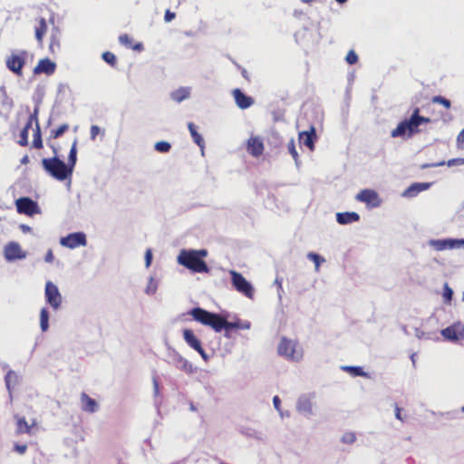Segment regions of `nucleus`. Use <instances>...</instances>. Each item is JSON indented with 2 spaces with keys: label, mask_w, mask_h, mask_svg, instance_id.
<instances>
[{
  "label": "nucleus",
  "mask_w": 464,
  "mask_h": 464,
  "mask_svg": "<svg viewBox=\"0 0 464 464\" xmlns=\"http://www.w3.org/2000/svg\"><path fill=\"white\" fill-rule=\"evenodd\" d=\"M207 256L208 251L206 249H183L178 256V262L194 273H208L209 268L203 260V257Z\"/></svg>",
  "instance_id": "obj_1"
},
{
  "label": "nucleus",
  "mask_w": 464,
  "mask_h": 464,
  "mask_svg": "<svg viewBox=\"0 0 464 464\" xmlns=\"http://www.w3.org/2000/svg\"><path fill=\"white\" fill-rule=\"evenodd\" d=\"M430 122V118H426L420 115V109L415 108L411 116L409 119H405L401 121L397 127L392 131V137H403L408 134V137H411L415 133H418L420 130L418 127L422 123Z\"/></svg>",
  "instance_id": "obj_2"
},
{
  "label": "nucleus",
  "mask_w": 464,
  "mask_h": 464,
  "mask_svg": "<svg viewBox=\"0 0 464 464\" xmlns=\"http://www.w3.org/2000/svg\"><path fill=\"white\" fill-rule=\"evenodd\" d=\"M43 167L53 178L57 180H64L72 176V169L58 157L44 159Z\"/></svg>",
  "instance_id": "obj_3"
},
{
  "label": "nucleus",
  "mask_w": 464,
  "mask_h": 464,
  "mask_svg": "<svg viewBox=\"0 0 464 464\" xmlns=\"http://www.w3.org/2000/svg\"><path fill=\"white\" fill-rule=\"evenodd\" d=\"M278 354L292 362H300L303 359V349L297 342L282 337L277 347Z\"/></svg>",
  "instance_id": "obj_4"
},
{
  "label": "nucleus",
  "mask_w": 464,
  "mask_h": 464,
  "mask_svg": "<svg viewBox=\"0 0 464 464\" xmlns=\"http://www.w3.org/2000/svg\"><path fill=\"white\" fill-rule=\"evenodd\" d=\"M28 52L25 50L12 51L11 54L6 57L5 65L9 71L17 76L23 75V67L26 63Z\"/></svg>",
  "instance_id": "obj_5"
},
{
  "label": "nucleus",
  "mask_w": 464,
  "mask_h": 464,
  "mask_svg": "<svg viewBox=\"0 0 464 464\" xmlns=\"http://www.w3.org/2000/svg\"><path fill=\"white\" fill-rule=\"evenodd\" d=\"M231 281L236 290L249 299H253L255 289L250 282H248L240 273L231 270Z\"/></svg>",
  "instance_id": "obj_6"
},
{
  "label": "nucleus",
  "mask_w": 464,
  "mask_h": 464,
  "mask_svg": "<svg viewBox=\"0 0 464 464\" xmlns=\"http://www.w3.org/2000/svg\"><path fill=\"white\" fill-rule=\"evenodd\" d=\"M168 362L188 374H192L197 371V368L190 362L172 348L168 350Z\"/></svg>",
  "instance_id": "obj_7"
},
{
  "label": "nucleus",
  "mask_w": 464,
  "mask_h": 464,
  "mask_svg": "<svg viewBox=\"0 0 464 464\" xmlns=\"http://www.w3.org/2000/svg\"><path fill=\"white\" fill-rule=\"evenodd\" d=\"M44 295L46 303L49 304L53 310L60 309L63 297L56 285L48 281L45 285Z\"/></svg>",
  "instance_id": "obj_8"
},
{
  "label": "nucleus",
  "mask_w": 464,
  "mask_h": 464,
  "mask_svg": "<svg viewBox=\"0 0 464 464\" xmlns=\"http://www.w3.org/2000/svg\"><path fill=\"white\" fill-rule=\"evenodd\" d=\"M441 335L448 341L460 343L464 340V324L460 322L441 330Z\"/></svg>",
  "instance_id": "obj_9"
},
{
  "label": "nucleus",
  "mask_w": 464,
  "mask_h": 464,
  "mask_svg": "<svg viewBox=\"0 0 464 464\" xmlns=\"http://www.w3.org/2000/svg\"><path fill=\"white\" fill-rule=\"evenodd\" d=\"M60 244L71 249H74L78 246H85L87 245L86 235L83 232L71 233L62 237Z\"/></svg>",
  "instance_id": "obj_10"
},
{
  "label": "nucleus",
  "mask_w": 464,
  "mask_h": 464,
  "mask_svg": "<svg viewBox=\"0 0 464 464\" xmlns=\"http://www.w3.org/2000/svg\"><path fill=\"white\" fill-rule=\"evenodd\" d=\"M17 212L25 214L27 216H33L34 214L40 213V208L37 202L34 201L30 198H20L15 201Z\"/></svg>",
  "instance_id": "obj_11"
},
{
  "label": "nucleus",
  "mask_w": 464,
  "mask_h": 464,
  "mask_svg": "<svg viewBox=\"0 0 464 464\" xmlns=\"http://www.w3.org/2000/svg\"><path fill=\"white\" fill-rule=\"evenodd\" d=\"M4 255L9 262L24 259L27 256L17 242H9L5 246Z\"/></svg>",
  "instance_id": "obj_12"
},
{
  "label": "nucleus",
  "mask_w": 464,
  "mask_h": 464,
  "mask_svg": "<svg viewBox=\"0 0 464 464\" xmlns=\"http://www.w3.org/2000/svg\"><path fill=\"white\" fill-rule=\"evenodd\" d=\"M430 245L437 251H442L464 245V239H433L430 241Z\"/></svg>",
  "instance_id": "obj_13"
},
{
  "label": "nucleus",
  "mask_w": 464,
  "mask_h": 464,
  "mask_svg": "<svg viewBox=\"0 0 464 464\" xmlns=\"http://www.w3.org/2000/svg\"><path fill=\"white\" fill-rule=\"evenodd\" d=\"M358 201L371 204L372 207H378L380 205L379 196L376 191L372 189H362L355 197Z\"/></svg>",
  "instance_id": "obj_14"
},
{
  "label": "nucleus",
  "mask_w": 464,
  "mask_h": 464,
  "mask_svg": "<svg viewBox=\"0 0 464 464\" xmlns=\"http://www.w3.org/2000/svg\"><path fill=\"white\" fill-rule=\"evenodd\" d=\"M188 314L194 318V320L199 322L204 325L209 324L211 319L214 317V313L208 312L200 307H195L191 309Z\"/></svg>",
  "instance_id": "obj_15"
},
{
  "label": "nucleus",
  "mask_w": 464,
  "mask_h": 464,
  "mask_svg": "<svg viewBox=\"0 0 464 464\" xmlns=\"http://www.w3.org/2000/svg\"><path fill=\"white\" fill-rule=\"evenodd\" d=\"M56 64L49 58L41 59L38 64L34 69V74L45 73L51 75L55 72Z\"/></svg>",
  "instance_id": "obj_16"
},
{
  "label": "nucleus",
  "mask_w": 464,
  "mask_h": 464,
  "mask_svg": "<svg viewBox=\"0 0 464 464\" xmlns=\"http://www.w3.org/2000/svg\"><path fill=\"white\" fill-rule=\"evenodd\" d=\"M233 96L237 107L240 109H247L254 103L253 98L246 95L240 89H235Z\"/></svg>",
  "instance_id": "obj_17"
},
{
  "label": "nucleus",
  "mask_w": 464,
  "mask_h": 464,
  "mask_svg": "<svg viewBox=\"0 0 464 464\" xmlns=\"http://www.w3.org/2000/svg\"><path fill=\"white\" fill-rule=\"evenodd\" d=\"M247 151L254 157L262 155L264 151L263 140L259 137H251L247 140Z\"/></svg>",
  "instance_id": "obj_18"
},
{
  "label": "nucleus",
  "mask_w": 464,
  "mask_h": 464,
  "mask_svg": "<svg viewBox=\"0 0 464 464\" xmlns=\"http://www.w3.org/2000/svg\"><path fill=\"white\" fill-rule=\"evenodd\" d=\"M296 410L304 416L313 415V404L311 400L304 395L300 396L297 400Z\"/></svg>",
  "instance_id": "obj_19"
},
{
  "label": "nucleus",
  "mask_w": 464,
  "mask_h": 464,
  "mask_svg": "<svg viewBox=\"0 0 464 464\" xmlns=\"http://www.w3.org/2000/svg\"><path fill=\"white\" fill-rule=\"evenodd\" d=\"M97 401L87 395L85 392L81 394V409L89 413H94L98 411Z\"/></svg>",
  "instance_id": "obj_20"
},
{
  "label": "nucleus",
  "mask_w": 464,
  "mask_h": 464,
  "mask_svg": "<svg viewBox=\"0 0 464 464\" xmlns=\"http://www.w3.org/2000/svg\"><path fill=\"white\" fill-rule=\"evenodd\" d=\"M430 183H413L408 187L402 193L403 197L413 198L416 197L420 192L430 188Z\"/></svg>",
  "instance_id": "obj_21"
},
{
  "label": "nucleus",
  "mask_w": 464,
  "mask_h": 464,
  "mask_svg": "<svg viewBox=\"0 0 464 464\" xmlns=\"http://www.w3.org/2000/svg\"><path fill=\"white\" fill-rule=\"evenodd\" d=\"M316 138L315 129L314 126L310 127L309 130L300 132L299 140L310 150H314V140Z\"/></svg>",
  "instance_id": "obj_22"
},
{
  "label": "nucleus",
  "mask_w": 464,
  "mask_h": 464,
  "mask_svg": "<svg viewBox=\"0 0 464 464\" xmlns=\"http://www.w3.org/2000/svg\"><path fill=\"white\" fill-rule=\"evenodd\" d=\"M183 337L186 343L195 351H198L202 347L201 342L195 336L192 330L185 329L183 331Z\"/></svg>",
  "instance_id": "obj_23"
},
{
  "label": "nucleus",
  "mask_w": 464,
  "mask_h": 464,
  "mask_svg": "<svg viewBox=\"0 0 464 464\" xmlns=\"http://www.w3.org/2000/svg\"><path fill=\"white\" fill-rule=\"evenodd\" d=\"M360 219L359 214L356 212L337 213L336 220L339 224L346 225L356 222Z\"/></svg>",
  "instance_id": "obj_24"
},
{
  "label": "nucleus",
  "mask_w": 464,
  "mask_h": 464,
  "mask_svg": "<svg viewBox=\"0 0 464 464\" xmlns=\"http://www.w3.org/2000/svg\"><path fill=\"white\" fill-rule=\"evenodd\" d=\"M191 92L190 87H180L170 93V98L176 102H181L189 98Z\"/></svg>",
  "instance_id": "obj_25"
},
{
  "label": "nucleus",
  "mask_w": 464,
  "mask_h": 464,
  "mask_svg": "<svg viewBox=\"0 0 464 464\" xmlns=\"http://www.w3.org/2000/svg\"><path fill=\"white\" fill-rule=\"evenodd\" d=\"M227 321L220 314L214 313V317L211 319L208 326L213 328L215 332L220 333L223 329L227 331Z\"/></svg>",
  "instance_id": "obj_26"
},
{
  "label": "nucleus",
  "mask_w": 464,
  "mask_h": 464,
  "mask_svg": "<svg viewBox=\"0 0 464 464\" xmlns=\"http://www.w3.org/2000/svg\"><path fill=\"white\" fill-rule=\"evenodd\" d=\"M188 130L191 134L193 141L200 148L202 155L204 154L205 142L202 136L198 132L197 126L193 122H188Z\"/></svg>",
  "instance_id": "obj_27"
},
{
  "label": "nucleus",
  "mask_w": 464,
  "mask_h": 464,
  "mask_svg": "<svg viewBox=\"0 0 464 464\" xmlns=\"http://www.w3.org/2000/svg\"><path fill=\"white\" fill-rule=\"evenodd\" d=\"M119 42L121 44L126 46L129 49H132L138 52H141L143 50V44L141 43L132 44V38L126 34L119 36Z\"/></svg>",
  "instance_id": "obj_28"
},
{
  "label": "nucleus",
  "mask_w": 464,
  "mask_h": 464,
  "mask_svg": "<svg viewBox=\"0 0 464 464\" xmlns=\"http://www.w3.org/2000/svg\"><path fill=\"white\" fill-rule=\"evenodd\" d=\"M76 160H77V140H74L72 145V148L70 150V152H69L68 163L66 164L67 168L72 169V172L73 171V168L76 164Z\"/></svg>",
  "instance_id": "obj_29"
},
{
  "label": "nucleus",
  "mask_w": 464,
  "mask_h": 464,
  "mask_svg": "<svg viewBox=\"0 0 464 464\" xmlns=\"http://www.w3.org/2000/svg\"><path fill=\"white\" fill-rule=\"evenodd\" d=\"M251 326L250 322L248 321H241L237 319L235 322H228L227 324V331H230L232 329H249Z\"/></svg>",
  "instance_id": "obj_30"
},
{
  "label": "nucleus",
  "mask_w": 464,
  "mask_h": 464,
  "mask_svg": "<svg viewBox=\"0 0 464 464\" xmlns=\"http://www.w3.org/2000/svg\"><path fill=\"white\" fill-rule=\"evenodd\" d=\"M40 327L43 332H46L49 328V312L46 307H43L40 311Z\"/></svg>",
  "instance_id": "obj_31"
},
{
  "label": "nucleus",
  "mask_w": 464,
  "mask_h": 464,
  "mask_svg": "<svg viewBox=\"0 0 464 464\" xmlns=\"http://www.w3.org/2000/svg\"><path fill=\"white\" fill-rule=\"evenodd\" d=\"M47 30V24L44 18H40L39 25L35 28V37L39 43H42L43 37Z\"/></svg>",
  "instance_id": "obj_32"
},
{
  "label": "nucleus",
  "mask_w": 464,
  "mask_h": 464,
  "mask_svg": "<svg viewBox=\"0 0 464 464\" xmlns=\"http://www.w3.org/2000/svg\"><path fill=\"white\" fill-rule=\"evenodd\" d=\"M241 432L245 436H246L248 438L256 439L257 440H263V439H264V435L262 432L257 431L252 428H245L241 430Z\"/></svg>",
  "instance_id": "obj_33"
},
{
  "label": "nucleus",
  "mask_w": 464,
  "mask_h": 464,
  "mask_svg": "<svg viewBox=\"0 0 464 464\" xmlns=\"http://www.w3.org/2000/svg\"><path fill=\"white\" fill-rule=\"evenodd\" d=\"M41 102V100L36 101V105L34 107V112L29 116L28 121L25 124V126H29V128H32L33 122H35V124L38 123V113H39V104Z\"/></svg>",
  "instance_id": "obj_34"
},
{
  "label": "nucleus",
  "mask_w": 464,
  "mask_h": 464,
  "mask_svg": "<svg viewBox=\"0 0 464 464\" xmlns=\"http://www.w3.org/2000/svg\"><path fill=\"white\" fill-rule=\"evenodd\" d=\"M342 369L353 376H367V373L360 366H343Z\"/></svg>",
  "instance_id": "obj_35"
},
{
  "label": "nucleus",
  "mask_w": 464,
  "mask_h": 464,
  "mask_svg": "<svg viewBox=\"0 0 464 464\" xmlns=\"http://www.w3.org/2000/svg\"><path fill=\"white\" fill-rule=\"evenodd\" d=\"M5 382L6 388L8 389V391H10L11 385L17 383L18 376L16 375V373L14 371L10 370L5 377Z\"/></svg>",
  "instance_id": "obj_36"
},
{
  "label": "nucleus",
  "mask_w": 464,
  "mask_h": 464,
  "mask_svg": "<svg viewBox=\"0 0 464 464\" xmlns=\"http://www.w3.org/2000/svg\"><path fill=\"white\" fill-rule=\"evenodd\" d=\"M17 432L18 433H29L31 430V427L28 425L27 421L24 418H20L17 420Z\"/></svg>",
  "instance_id": "obj_37"
},
{
  "label": "nucleus",
  "mask_w": 464,
  "mask_h": 464,
  "mask_svg": "<svg viewBox=\"0 0 464 464\" xmlns=\"http://www.w3.org/2000/svg\"><path fill=\"white\" fill-rule=\"evenodd\" d=\"M31 128L29 126H24L20 132V140H18V144L21 146H26L28 144V131Z\"/></svg>",
  "instance_id": "obj_38"
},
{
  "label": "nucleus",
  "mask_w": 464,
  "mask_h": 464,
  "mask_svg": "<svg viewBox=\"0 0 464 464\" xmlns=\"http://www.w3.org/2000/svg\"><path fill=\"white\" fill-rule=\"evenodd\" d=\"M33 145L36 149L43 148V141H42V138H41V132H40L39 124H37V128H36V130L34 131V134Z\"/></svg>",
  "instance_id": "obj_39"
},
{
  "label": "nucleus",
  "mask_w": 464,
  "mask_h": 464,
  "mask_svg": "<svg viewBox=\"0 0 464 464\" xmlns=\"http://www.w3.org/2000/svg\"><path fill=\"white\" fill-rule=\"evenodd\" d=\"M157 288H158L157 282L154 280L153 277H150L148 282L147 287L145 289V293L150 295H154L157 291Z\"/></svg>",
  "instance_id": "obj_40"
},
{
  "label": "nucleus",
  "mask_w": 464,
  "mask_h": 464,
  "mask_svg": "<svg viewBox=\"0 0 464 464\" xmlns=\"http://www.w3.org/2000/svg\"><path fill=\"white\" fill-rule=\"evenodd\" d=\"M171 146L168 141H159L155 144V150L159 152H169Z\"/></svg>",
  "instance_id": "obj_41"
},
{
  "label": "nucleus",
  "mask_w": 464,
  "mask_h": 464,
  "mask_svg": "<svg viewBox=\"0 0 464 464\" xmlns=\"http://www.w3.org/2000/svg\"><path fill=\"white\" fill-rule=\"evenodd\" d=\"M102 59L111 66H114L117 63V58L114 53L111 52H105L102 53Z\"/></svg>",
  "instance_id": "obj_42"
},
{
  "label": "nucleus",
  "mask_w": 464,
  "mask_h": 464,
  "mask_svg": "<svg viewBox=\"0 0 464 464\" xmlns=\"http://www.w3.org/2000/svg\"><path fill=\"white\" fill-rule=\"evenodd\" d=\"M287 149H288V151L289 153L292 155V157L294 158L296 165H298V153L296 151V149H295V140H291L288 144H287Z\"/></svg>",
  "instance_id": "obj_43"
},
{
  "label": "nucleus",
  "mask_w": 464,
  "mask_h": 464,
  "mask_svg": "<svg viewBox=\"0 0 464 464\" xmlns=\"http://www.w3.org/2000/svg\"><path fill=\"white\" fill-rule=\"evenodd\" d=\"M60 48V43H59V39L57 38V36L55 34H52L51 37H50V45H49V49L52 53H54L55 50L59 49Z\"/></svg>",
  "instance_id": "obj_44"
},
{
  "label": "nucleus",
  "mask_w": 464,
  "mask_h": 464,
  "mask_svg": "<svg viewBox=\"0 0 464 464\" xmlns=\"http://www.w3.org/2000/svg\"><path fill=\"white\" fill-rule=\"evenodd\" d=\"M307 258L314 262L317 269H318L320 264L322 262H324V259L323 257H321L318 254H315L313 252H310L307 254Z\"/></svg>",
  "instance_id": "obj_45"
},
{
  "label": "nucleus",
  "mask_w": 464,
  "mask_h": 464,
  "mask_svg": "<svg viewBox=\"0 0 464 464\" xmlns=\"http://www.w3.org/2000/svg\"><path fill=\"white\" fill-rule=\"evenodd\" d=\"M452 296H453L452 289L449 286L448 284H445L444 288H443V298H444L445 302L450 303L452 299Z\"/></svg>",
  "instance_id": "obj_46"
},
{
  "label": "nucleus",
  "mask_w": 464,
  "mask_h": 464,
  "mask_svg": "<svg viewBox=\"0 0 464 464\" xmlns=\"http://www.w3.org/2000/svg\"><path fill=\"white\" fill-rule=\"evenodd\" d=\"M356 440V436L353 432H346L342 436V442L345 444H353Z\"/></svg>",
  "instance_id": "obj_47"
},
{
  "label": "nucleus",
  "mask_w": 464,
  "mask_h": 464,
  "mask_svg": "<svg viewBox=\"0 0 464 464\" xmlns=\"http://www.w3.org/2000/svg\"><path fill=\"white\" fill-rule=\"evenodd\" d=\"M68 129V124H63L57 130L52 131V137L57 139L62 136Z\"/></svg>",
  "instance_id": "obj_48"
},
{
  "label": "nucleus",
  "mask_w": 464,
  "mask_h": 464,
  "mask_svg": "<svg viewBox=\"0 0 464 464\" xmlns=\"http://www.w3.org/2000/svg\"><path fill=\"white\" fill-rule=\"evenodd\" d=\"M345 61L349 64H354L358 61V55L355 53L354 51L351 50V51L348 52V53H347V55L345 57Z\"/></svg>",
  "instance_id": "obj_49"
},
{
  "label": "nucleus",
  "mask_w": 464,
  "mask_h": 464,
  "mask_svg": "<svg viewBox=\"0 0 464 464\" xmlns=\"http://www.w3.org/2000/svg\"><path fill=\"white\" fill-rule=\"evenodd\" d=\"M432 102H435V103H440L442 104L444 107L446 108H450V100L442 97V96H434L433 99H432Z\"/></svg>",
  "instance_id": "obj_50"
},
{
  "label": "nucleus",
  "mask_w": 464,
  "mask_h": 464,
  "mask_svg": "<svg viewBox=\"0 0 464 464\" xmlns=\"http://www.w3.org/2000/svg\"><path fill=\"white\" fill-rule=\"evenodd\" d=\"M273 404H274V407L276 408V410L280 413V415L283 417L284 414L283 412L281 411V400L280 398L276 395L274 396L273 398Z\"/></svg>",
  "instance_id": "obj_51"
},
{
  "label": "nucleus",
  "mask_w": 464,
  "mask_h": 464,
  "mask_svg": "<svg viewBox=\"0 0 464 464\" xmlns=\"http://www.w3.org/2000/svg\"><path fill=\"white\" fill-rule=\"evenodd\" d=\"M457 146L459 149L464 148V129L459 133L457 137Z\"/></svg>",
  "instance_id": "obj_52"
},
{
  "label": "nucleus",
  "mask_w": 464,
  "mask_h": 464,
  "mask_svg": "<svg viewBox=\"0 0 464 464\" xmlns=\"http://www.w3.org/2000/svg\"><path fill=\"white\" fill-rule=\"evenodd\" d=\"M152 261V251L151 249H147L145 252V265L146 267H149Z\"/></svg>",
  "instance_id": "obj_53"
},
{
  "label": "nucleus",
  "mask_w": 464,
  "mask_h": 464,
  "mask_svg": "<svg viewBox=\"0 0 464 464\" xmlns=\"http://www.w3.org/2000/svg\"><path fill=\"white\" fill-rule=\"evenodd\" d=\"M101 129L97 125H92L91 127V139L94 140L96 139V136L100 133Z\"/></svg>",
  "instance_id": "obj_54"
},
{
  "label": "nucleus",
  "mask_w": 464,
  "mask_h": 464,
  "mask_svg": "<svg viewBox=\"0 0 464 464\" xmlns=\"http://www.w3.org/2000/svg\"><path fill=\"white\" fill-rule=\"evenodd\" d=\"M415 335H416V337H417L418 339H424V338H425V339H430V337L428 334H426L423 331H421V330H420V329H418V328H416V329H415Z\"/></svg>",
  "instance_id": "obj_55"
},
{
  "label": "nucleus",
  "mask_w": 464,
  "mask_h": 464,
  "mask_svg": "<svg viewBox=\"0 0 464 464\" xmlns=\"http://www.w3.org/2000/svg\"><path fill=\"white\" fill-rule=\"evenodd\" d=\"M175 13L167 10L164 15V20L169 23L172 21L175 18Z\"/></svg>",
  "instance_id": "obj_56"
},
{
  "label": "nucleus",
  "mask_w": 464,
  "mask_h": 464,
  "mask_svg": "<svg viewBox=\"0 0 464 464\" xmlns=\"http://www.w3.org/2000/svg\"><path fill=\"white\" fill-rule=\"evenodd\" d=\"M448 166L451 167L457 164H464V159H452L448 161Z\"/></svg>",
  "instance_id": "obj_57"
},
{
  "label": "nucleus",
  "mask_w": 464,
  "mask_h": 464,
  "mask_svg": "<svg viewBox=\"0 0 464 464\" xmlns=\"http://www.w3.org/2000/svg\"><path fill=\"white\" fill-rule=\"evenodd\" d=\"M54 259V256L53 254L52 249H49L44 256V261L47 263H52Z\"/></svg>",
  "instance_id": "obj_58"
},
{
  "label": "nucleus",
  "mask_w": 464,
  "mask_h": 464,
  "mask_svg": "<svg viewBox=\"0 0 464 464\" xmlns=\"http://www.w3.org/2000/svg\"><path fill=\"white\" fill-rule=\"evenodd\" d=\"M154 394L157 396L160 392V384L156 376L153 377Z\"/></svg>",
  "instance_id": "obj_59"
},
{
  "label": "nucleus",
  "mask_w": 464,
  "mask_h": 464,
  "mask_svg": "<svg viewBox=\"0 0 464 464\" xmlns=\"http://www.w3.org/2000/svg\"><path fill=\"white\" fill-rule=\"evenodd\" d=\"M444 164H445L444 161H440L438 163L423 164L420 166V168L421 169L433 168V167H438V166H443Z\"/></svg>",
  "instance_id": "obj_60"
},
{
  "label": "nucleus",
  "mask_w": 464,
  "mask_h": 464,
  "mask_svg": "<svg viewBox=\"0 0 464 464\" xmlns=\"http://www.w3.org/2000/svg\"><path fill=\"white\" fill-rule=\"evenodd\" d=\"M200 356L202 357V359L205 361V362H208V359H209V356L206 353L205 350L203 349V347H200L199 350L197 351Z\"/></svg>",
  "instance_id": "obj_61"
},
{
  "label": "nucleus",
  "mask_w": 464,
  "mask_h": 464,
  "mask_svg": "<svg viewBox=\"0 0 464 464\" xmlns=\"http://www.w3.org/2000/svg\"><path fill=\"white\" fill-rule=\"evenodd\" d=\"M27 450V446L26 445H15V450L20 453V454H24Z\"/></svg>",
  "instance_id": "obj_62"
},
{
  "label": "nucleus",
  "mask_w": 464,
  "mask_h": 464,
  "mask_svg": "<svg viewBox=\"0 0 464 464\" xmlns=\"http://www.w3.org/2000/svg\"><path fill=\"white\" fill-rule=\"evenodd\" d=\"M401 409L396 405V407H395V417H396V419H398L400 420H402L403 419L401 417Z\"/></svg>",
  "instance_id": "obj_63"
},
{
  "label": "nucleus",
  "mask_w": 464,
  "mask_h": 464,
  "mask_svg": "<svg viewBox=\"0 0 464 464\" xmlns=\"http://www.w3.org/2000/svg\"><path fill=\"white\" fill-rule=\"evenodd\" d=\"M20 227L24 232H30L32 229L29 226L24 224L21 225Z\"/></svg>",
  "instance_id": "obj_64"
}]
</instances>
